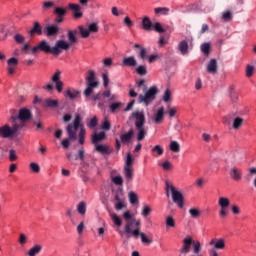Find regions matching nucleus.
Segmentation results:
<instances>
[{
  "label": "nucleus",
  "instance_id": "nucleus-37",
  "mask_svg": "<svg viewBox=\"0 0 256 256\" xmlns=\"http://www.w3.org/2000/svg\"><path fill=\"white\" fill-rule=\"evenodd\" d=\"M110 217H111L114 225H116V227H121V225H123V219H121V217H119V215H117L115 213H111Z\"/></svg>",
  "mask_w": 256,
  "mask_h": 256
},
{
  "label": "nucleus",
  "instance_id": "nucleus-20",
  "mask_svg": "<svg viewBox=\"0 0 256 256\" xmlns=\"http://www.w3.org/2000/svg\"><path fill=\"white\" fill-rule=\"evenodd\" d=\"M81 95V92L79 90L68 88L66 91H64V97L70 99L73 101L74 99H77Z\"/></svg>",
  "mask_w": 256,
  "mask_h": 256
},
{
  "label": "nucleus",
  "instance_id": "nucleus-55",
  "mask_svg": "<svg viewBox=\"0 0 256 256\" xmlns=\"http://www.w3.org/2000/svg\"><path fill=\"white\" fill-rule=\"evenodd\" d=\"M30 169L33 173H40L41 172V167L39 164L32 162L30 163Z\"/></svg>",
  "mask_w": 256,
  "mask_h": 256
},
{
  "label": "nucleus",
  "instance_id": "nucleus-1",
  "mask_svg": "<svg viewBox=\"0 0 256 256\" xmlns=\"http://www.w3.org/2000/svg\"><path fill=\"white\" fill-rule=\"evenodd\" d=\"M123 219L127 221L124 227V233L126 237H134V239H139V235H141V220L133 219V215H131L130 211H126L123 213ZM131 219H133L131 221Z\"/></svg>",
  "mask_w": 256,
  "mask_h": 256
},
{
  "label": "nucleus",
  "instance_id": "nucleus-35",
  "mask_svg": "<svg viewBox=\"0 0 256 256\" xmlns=\"http://www.w3.org/2000/svg\"><path fill=\"white\" fill-rule=\"evenodd\" d=\"M228 94L232 103H236V101L239 99V95L237 94V92H235V88L233 86L229 87Z\"/></svg>",
  "mask_w": 256,
  "mask_h": 256
},
{
  "label": "nucleus",
  "instance_id": "nucleus-45",
  "mask_svg": "<svg viewBox=\"0 0 256 256\" xmlns=\"http://www.w3.org/2000/svg\"><path fill=\"white\" fill-rule=\"evenodd\" d=\"M255 73V66L253 65H246V77L251 78L253 77V74Z\"/></svg>",
  "mask_w": 256,
  "mask_h": 256
},
{
  "label": "nucleus",
  "instance_id": "nucleus-5",
  "mask_svg": "<svg viewBox=\"0 0 256 256\" xmlns=\"http://www.w3.org/2000/svg\"><path fill=\"white\" fill-rule=\"evenodd\" d=\"M88 77H86V89L84 90V97L89 99L91 95H93L94 89L99 87V81H97V77L95 76V71L88 70Z\"/></svg>",
  "mask_w": 256,
  "mask_h": 256
},
{
  "label": "nucleus",
  "instance_id": "nucleus-62",
  "mask_svg": "<svg viewBox=\"0 0 256 256\" xmlns=\"http://www.w3.org/2000/svg\"><path fill=\"white\" fill-rule=\"evenodd\" d=\"M112 181L115 185H123V178L121 176H115Z\"/></svg>",
  "mask_w": 256,
  "mask_h": 256
},
{
  "label": "nucleus",
  "instance_id": "nucleus-48",
  "mask_svg": "<svg viewBox=\"0 0 256 256\" xmlns=\"http://www.w3.org/2000/svg\"><path fill=\"white\" fill-rule=\"evenodd\" d=\"M97 125H99V120L97 119V116H94L90 120V123L87 124V127H89V129H95V127H97Z\"/></svg>",
  "mask_w": 256,
  "mask_h": 256
},
{
  "label": "nucleus",
  "instance_id": "nucleus-64",
  "mask_svg": "<svg viewBox=\"0 0 256 256\" xmlns=\"http://www.w3.org/2000/svg\"><path fill=\"white\" fill-rule=\"evenodd\" d=\"M123 23L126 25V27H133V21L131 18H129V16L124 18Z\"/></svg>",
  "mask_w": 256,
  "mask_h": 256
},
{
  "label": "nucleus",
  "instance_id": "nucleus-4",
  "mask_svg": "<svg viewBox=\"0 0 256 256\" xmlns=\"http://www.w3.org/2000/svg\"><path fill=\"white\" fill-rule=\"evenodd\" d=\"M171 192L172 195V201L179 207L180 209H183L185 207V197L183 196V193H181L173 184H171L169 181H166V195L167 197H170L169 193Z\"/></svg>",
  "mask_w": 256,
  "mask_h": 256
},
{
  "label": "nucleus",
  "instance_id": "nucleus-16",
  "mask_svg": "<svg viewBox=\"0 0 256 256\" xmlns=\"http://www.w3.org/2000/svg\"><path fill=\"white\" fill-rule=\"evenodd\" d=\"M191 245H193V238L191 236H187L183 239V246L180 249V253H183L184 255L189 253V251H191Z\"/></svg>",
  "mask_w": 256,
  "mask_h": 256
},
{
  "label": "nucleus",
  "instance_id": "nucleus-43",
  "mask_svg": "<svg viewBox=\"0 0 256 256\" xmlns=\"http://www.w3.org/2000/svg\"><path fill=\"white\" fill-rule=\"evenodd\" d=\"M77 211L80 215H85V213H87V204L85 202H80L77 206Z\"/></svg>",
  "mask_w": 256,
  "mask_h": 256
},
{
  "label": "nucleus",
  "instance_id": "nucleus-40",
  "mask_svg": "<svg viewBox=\"0 0 256 256\" xmlns=\"http://www.w3.org/2000/svg\"><path fill=\"white\" fill-rule=\"evenodd\" d=\"M170 9L168 7H158L154 9L156 15H169Z\"/></svg>",
  "mask_w": 256,
  "mask_h": 256
},
{
  "label": "nucleus",
  "instance_id": "nucleus-14",
  "mask_svg": "<svg viewBox=\"0 0 256 256\" xmlns=\"http://www.w3.org/2000/svg\"><path fill=\"white\" fill-rule=\"evenodd\" d=\"M68 9H70V11H73L74 19H81V17H83V12H81V5L69 3Z\"/></svg>",
  "mask_w": 256,
  "mask_h": 256
},
{
  "label": "nucleus",
  "instance_id": "nucleus-42",
  "mask_svg": "<svg viewBox=\"0 0 256 256\" xmlns=\"http://www.w3.org/2000/svg\"><path fill=\"white\" fill-rule=\"evenodd\" d=\"M170 151H173V153H179V151H181V145H179V142L171 141L170 142Z\"/></svg>",
  "mask_w": 256,
  "mask_h": 256
},
{
  "label": "nucleus",
  "instance_id": "nucleus-61",
  "mask_svg": "<svg viewBox=\"0 0 256 256\" xmlns=\"http://www.w3.org/2000/svg\"><path fill=\"white\" fill-rule=\"evenodd\" d=\"M166 225H167L168 227H175V220L173 219L172 216H168V217L166 218Z\"/></svg>",
  "mask_w": 256,
  "mask_h": 256
},
{
  "label": "nucleus",
  "instance_id": "nucleus-15",
  "mask_svg": "<svg viewBox=\"0 0 256 256\" xmlns=\"http://www.w3.org/2000/svg\"><path fill=\"white\" fill-rule=\"evenodd\" d=\"M165 119V108L160 107L153 116V121L156 125H161Z\"/></svg>",
  "mask_w": 256,
  "mask_h": 256
},
{
  "label": "nucleus",
  "instance_id": "nucleus-10",
  "mask_svg": "<svg viewBox=\"0 0 256 256\" xmlns=\"http://www.w3.org/2000/svg\"><path fill=\"white\" fill-rule=\"evenodd\" d=\"M32 117L33 114H31V110L27 108H22L19 110L18 116H12L11 120L13 121V123H16L17 119H19V121L25 123V121H31Z\"/></svg>",
  "mask_w": 256,
  "mask_h": 256
},
{
  "label": "nucleus",
  "instance_id": "nucleus-31",
  "mask_svg": "<svg viewBox=\"0 0 256 256\" xmlns=\"http://www.w3.org/2000/svg\"><path fill=\"white\" fill-rule=\"evenodd\" d=\"M133 135H134L133 129H130L127 133L122 134L120 136L121 142L129 143V141H131V139H133Z\"/></svg>",
  "mask_w": 256,
  "mask_h": 256
},
{
  "label": "nucleus",
  "instance_id": "nucleus-59",
  "mask_svg": "<svg viewBox=\"0 0 256 256\" xmlns=\"http://www.w3.org/2000/svg\"><path fill=\"white\" fill-rule=\"evenodd\" d=\"M129 200L132 205H135V203H137V201H138L137 194H135V192H130Z\"/></svg>",
  "mask_w": 256,
  "mask_h": 256
},
{
  "label": "nucleus",
  "instance_id": "nucleus-29",
  "mask_svg": "<svg viewBox=\"0 0 256 256\" xmlns=\"http://www.w3.org/2000/svg\"><path fill=\"white\" fill-rule=\"evenodd\" d=\"M178 49L181 55H187V53H189V43L185 40L181 41L178 45Z\"/></svg>",
  "mask_w": 256,
  "mask_h": 256
},
{
  "label": "nucleus",
  "instance_id": "nucleus-58",
  "mask_svg": "<svg viewBox=\"0 0 256 256\" xmlns=\"http://www.w3.org/2000/svg\"><path fill=\"white\" fill-rule=\"evenodd\" d=\"M163 101L165 103H169V101H171V90L166 89L164 92V96H163Z\"/></svg>",
  "mask_w": 256,
  "mask_h": 256
},
{
  "label": "nucleus",
  "instance_id": "nucleus-41",
  "mask_svg": "<svg viewBox=\"0 0 256 256\" xmlns=\"http://www.w3.org/2000/svg\"><path fill=\"white\" fill-rule=\"evenodd\" d=\"M85 126L84 125H81V129H80V132L78 134V137H79V144L80 145H85Z\"/></svg>",
  "mask_w": 256,
  "mask_h": 256
},
{
  "label": "nucleus",
  "instance_id": "nucleus-26",
  "mask_svg": "<svg viewBox=\"0 0 256 256\" xmlns=\"http://www.w3.org/2000/svg\"><path fill=\"white\" fill-rule=\"evenodd\" d=\"M107 138V135L105 134V132H100V133H94L92 135V143L93 145H99L100 141H105V139Z\"/></svg>",
  "mask_w": 256,
  "mask_h": 256
},
{
  "label": "nucleus",
  "instance_id": "nucleus-57",
  "mask_svg": "<svg viewBox=\"0 0 256 256\" xmlns=\"http://www.w3.org/2000/svg\"><path fill=\"white\" fill-rule=\"evenodd\" d=\"M9 161H17V151L14 149L9 150V155H8Z\"/></svg>",
  "mask_w": 256,
  "mask_h": 256
},
{
  "label": "nucleus",
  "instance_id": "nucleus-6",
  "mask_svg": "<svg viewBox=\"0 0 256 256\" xmlns=\"http://www.w3.org/2000/svg\"><path fill=\"white\" fill-rule=\"evenodd\" d=\"M81 114H76L73 124H68V126L66 127V131L68 133V137L70 141H76L77 140V131H79V127L81 129Z\"/></svg>",
  "mask_w": 256,
  "mask_h": 256
},
{
  "label": "nucleus",
  "instance_id": "nucleus-19",
  "mask_svg": "<svg viewBox=\"0 0 256 256\" xmlns=\"http://www.w3.org/2000/svg\"><path fill=\"white\" fill-rule=\"evenodd\" d=\"M43 33H44L43 26H41L39 22L35 21L33 23V27L29 31V35L33 37V35H43Z\"/></svg>",
  "mask_w": 256,
  "mask_h": 256
},
{
  "label": "nucleus",
  "instance_id": "nucleus-30",
  "mask_svg": "<svg viewBox=\"0 0 256 256\" xmlns=\"http://www.w3.org/2000/svg\"><path fill=\"white\" fill-rule=\"evenodd\" d=\"M244 122H245V120L241 117L234 118L233 123H232V129H234V131H239V128L243 127Z\"/></svg>",
  "mask_w": 256,
  "mask_h": 256
},
{
  "label": "nucleus",
  "instance_id": "nucleus-52",
  "mask_svg": "<svg viewBox=\"0 0 256 256\" xmlns=\"http://www.w3.org/2000/svg\"><path fill=\"white\" fill-rule=\"evenodd\" d=\"M211 49V44L209 43H203L201 45V51L204 53V55H209Z\"/></svg>",
  "mask_w": 256,
  "mask_h": 256
},
{
  "label": "nucleus",
  "instance_id": "nucleus-12",
  "mask_svg": "<svg viewBox=\"0 0 256 256\" xmlns=\"http://www.w3.org/2000/svg\"><path fill=\"white\" fill-rule=\"evenodd\" d=\"M52 83H55V88L58 93L63 92V81H61V71L57 70L51 78Z\"/></svg>",
  "mask_w": 256,
  "mask_h": 256
},
{
  "label": "nucleus",
  "instance_id": "nucleus-56",
  "mask_svg": "<svg viewBox=\"0 0 256 256\" xmlns=\"http://www.w3.org/2000/svg\"><path fill=\"white\" fill-rule=\"evenodd\" d=\"M138 75H147V67L145 65H140L136 68Z\"/></svg>",
  "mask_w": 256,
  "mask_h": 256
},
{
  "label": "nucleus",
  "instance_id": "nucleus-7",
  "mask_svg": "<svg viewBox=\"0 0 256 256\" xmlns=\"http://www.w3.org/2000/svg\"><path fill=\"white\" fill-rule=\"evenodd\" d=\"M157 93H159V89H157V86L150 87L145 94H140L138 96V102L144 103L146 107L149 105V103H152V101H155L157 97Z\"/></svg>",
  "mask_w": 256,
  "mask_h": 256
},
{
  "label": "nucleus",
  "instance_id": "nucleus-13",
  "mask_svg": "<svg viewBox=\"0 0 256 256\" xmlns=\"http://www.w3.org/2000/svg\"><path fill=\"white\" fill-rule=\"evenodd\" d=\"M209 245L211 247H214L212 250L214 251H223V249H225L226 245H225V239L220 238H214L209 242Z\"/></svg>",
  "mask_w": 256,
  "mask_h": 256
},
{
  "label": "nucleus",
  "instance_id": "nucleus-9",
  "mask_svg": "<svg viewBox=\"0 0 256 256\" xmlns=\"http://www.w3.org/2000/svg\"><path fill=\"white\" fill-rule=\"evenodd\" d=\"M123 174L126 181L129 182L133 179V156L131 153H127Z\"/></svg>",
  "mask_w": 256,
  "mask_h": 256
},
{
  "label": "nucleus",
  "instance_id": "nucleus-51",
  "mask_svg": "<svg viewBox=\"0 0 256 256\" xmlns=\"http://www.w3.org/2000/svg\"><path fill=\"white\" fill-rule=\"evenodd\" d=\"M139 237H141V241L145 245H151V243H153V240L147 238V236L143 232H140Z\"/></svg>",
  "mask_w": 256,
  "mask_h": 256
},
{
  "label": "nucleus",
  "instance_id": "nucleus-47",
  "mask_svg": "<svg viewBox=\"0 0 256 256\" xmlns=\"http://www.w3.org/2000/svg\"><path fill=\"white\" fill-rule=\"evenodd\" d=\"M152 29H154L156 33H165V29L163 28V26H161V23L159 22L152 24Z\"/></svg>",
  "mask_w": 256,
  "mask_h": 256
},
{
  "label": "nucleus",
  "instance_id": "nucleus-34",
  "mask_svg": "<svg viewBox=\"0 0 256 256\" xmlns=\"http://www.w3.org/2000/svg\"><path fill=\"white\" fill-rule=\"evenodd\" d=\"M151 152L154 157H161V155L165 153V150L163 149V147H161V145H156L152 148Z\"/></svg>",
  "mask_w": 256,
  "mask_h": 256
},
{
  "label": "nucleus",
  "instance_id": "nucleus-21",
  "mask_svg": "<svg viewBox=\"0 0 256 256\" xmlns=\"http://www.w3.org/2000/svg\"><path fill=\"white\" fill-rule=\"evenodd\" d=\"M95 151H97V153H101L102 155H111V153H113V149L103 144H96Z\"/></svg>",
  "mask_w": 256,
  "mask_h": 256
},
{
  "label": "nucleus",
  "instance_id": "nucleus-53",
  "mask_svg": "<svg viewBox=\"0 0 256 256\" xmlns=\"http://www.w3.org/2000/svg\"><path fill=\"white\" fill-rule=\"evenodd\" d=\"M192 245H193V249H194V253L196 255H199V253H201V242L197 241H193L192 242Z\"/></svg>",
  "mask_w": 256,
  "mask_h": 256
},
{
  "label": "nucleus",
  "instance_id": "nucleus-11",
  "mask_svg": "<svg viewBox=\"0 0 256 256\" xmlns=\"http://www.w3.org/2000/svg\"><path fill=\"white\" fill-rule=\"evenodd\" d=\"M218 205L220 207L219 215L220 217H226L228 215L227 209L231 205L229 198L220 197L218 200Z\"/></svg>",
  "mask_w": 256,
  "mask_h": 256
},
{
  "label": "nucleus",
  "instance_id": "nucleus-27",
  "mask_svg": "<svg viewBox=\"0 0 256 256\" xmlns=\"http://www.w3.org/2000/svg\"><path fill=\"white\" fill-rule=\"evenodd\" d=\"M124 67H137V60L134 56L125 57L122 60Z\"/></svg>",
  "mask_w": 256,
  "mask_h": 256
},
{
  "label": "nucleus",
  "instance_id": "nucleus-39",
  "mask_svg": "<svg viewBox=\"0 0 256 256\" xmlns=\"http://www.w3.org/2000/svg\"><path fill=\"white\" fill-rule=\"evenodd\" d=\"M56 17H65L67 15V8L56 7L54 9Z\"/></svg>",
  "mask_w": 256,
  "mask_h": 256
},
{
  "label": "nucleus",
  "instance_id": "nucleus-32",
  "mask_svg": "<svg viewBox=\"0 0 256 256\" xmlns=\"http://www.w3.org/2000/svg\"><path fill=\"white\" fill-rule=\"evenodd\" d=\"M221 19L225 23H230V21H233V12H231L229 10H226V11L222 12Z\"/></svg>",
  "mask_w": 256,
  "mask_h": 256
},
{
  "label": "nucleus",
  "instance_id": "nucleus-28",
  "mask_svg": "<svg viewBox=\"0 0 256 256\" xmlns=\"http://www.w3.org/2000/svg\"><path fill=\"white\" fill-rule=\"evenodd\" d=\"M142 29H144V31H151V29H153V22H151V19L147 16L142 19Z\"/></svg>",
  "mask_w": 256,
  "mask_h": 256
},
{
  "label": "nucleus",
  "instance_id": "nucleus-49",
  "mask_svg": "<svg viewBox=\"0 0 256 256\" xmlns=\"http://www.w3.org/2000/svg\"><path fill=\"white\" fill-rule=\"evenodd\" d=\"M151 206L149 205H144L143 206V209H142V212H141V215L143 217H149V215H151Z\"/></svg>",
  "mask_w": 256,
  "mask_h": 256
},
{
  "label": "nucleus",
  "instance_id": "nucleus-46",
  "mask_svg": "<svg viewBox=\"0 0 256 256\" xmlns=\"http://www.w3.org/2000/svg\"><path fill=\"white\" fill-rule=\"evenodd\" d=\"M189 213L193 219H199V217H201V211L197 208H191Z\"/></svg>",
  "mask_w": 256,
  "mask_h": 256
},
{
  "label": "nucleus",
  "instance_id": "nucleus-50",
  "mask_svg": "<svg viewBox=\"0 0 256 256\" xmlns=\"http://www.w3.org/2000/svg\"><path fill=\"white\" fill-rule=\"evenodd\" d=\"M88 31L90 33H97L99 31V25L96 22L90 23L88 25Z\"/></svg>",
  "mask_w": 256,
  "mask_h": 256
},
{
  "label": "nucleus",
  "instance_id": "nucleus-44",
  "mask_svg": "<svg viewBox=\"0 0 256 256\" xmlns=\"http://www.w3.org/2000/svg\"><path fill=\"white\" fill-rule=\"evenodd\" d=\"M78 29H79L81 37H83V39H87V37H89V35H91L89 28L86 29L83 26H79Z\"/></svg>",
  "mask_w": 256,
  "mask_h": 256
},
{
  "label": "nucleus",
  "instance_id": "nucleus-18",
  "mask_svg": "<svg viewBox=\"0 0 256 256\" xmlns=\"http://www.w3.org/2000/svg\"><path fill=\"white\" fill-rule=\"evenodd\" d=\"M8 63V75H15V69H17V65H19V60L17 58H10L7 61Z\"/></svg>",
  "mask_w": 256,
  "mask_h": 256
},
{
  "label": "nucleus",
  "instance_id": "nucleus-23",
  "mask_svg": "<svg viewBox=\"0 0 256 256\" xmlns=\"http://www.w3.org/2000/svg\"><path fill=\"white\" fill-rule=\"evenodd\" d=\"M230 177H232L234 181H241V179H243V171L237 167H233L230 169Z\"/></svg>",
  "mask_w": 256,
  "mask_h": 256
},
{
  "label": "nucleus",
  "instance_id": "nucleus-38",
  "mask_svg": "<svg viewBox=\"0 0 256 256\" xmlns=\"http://www.w3.org/2000/svg\"><path fill=\"white\" fill-rule=\"evenodd\" d=\"M77 30H69L68 31V41L70 42V45H73V43H77Z\"/></svg>",
  "mask_w": 256,
  "mask_h": 256
},
{
  "label": "nucleus",
  "instance_id": "nucleus-24",
  "mask_svg": "<svg viewBox=\"0 0 256 256\" xmlns=\"http://www.w3.org/2000/svg\"><path fill=\"white\" fill-rule=\"evenodd\" d=\"M238 155L239 154L234 151L227 152L226 158H225V162L227 163V165H235V163H237Z\"/></svg>",
  "mask_w": 256,
  "mask_h": 256
},
{
  "label": "nucleus",
  "instance_id": "nucleus-54",
  "mask_svg": "<svg viewBox=\"0 0 256 256\" xmlns=\"http://www.w3.org/2000/svg\"><path fill=\"white\" fill-rule=\"evenodd\" d=\"M121 105H123V103H121V102H114V103L110 104V106H109L110 112L115 113V111H117V109H119V107H121Z\"/></svg>",
  "mask_w": 256,
  "mask_h": 256
},
{
  "label": "nucleus",
  "instance_id": "nucleus-25",
  "mask_svg": "<svg viewBox=\"0 0 256 256\" xmlns=\"http://www.w3.org/2000/svg\"><path fill=\"white\" fill-rule=\"evenodd\" d=\"M217 60L211 59L207 65V72L211 73V75H217Z\"/></svg>",
  "mask_w": 256,
  "mask_h": 256
},
{
  "label": "nucleus",
  "instance_id": "nucleus-63",
  "mask_svg": "<svg viewBox=\"0 0 256 256\" xmlns=\"http://www.w3.org/2000/svg\"><path fill=\"white\" fill-rule=\"evenodd\" d=\"M111 13L112 15H114V17H119V15H123V11H119L117 7H112Z\"/></svg>",
  "mask_w": 256,
  "mask_h": 256
},
{
  "label": "nucleus",
  "instance_id": "nucleus-2",
  "mask_svg": "<svg viewBox=\"0 0 256 256\" xmlns=\"http://www.w3.org/2000/svg\"><path fill=\"white\" fill-rule=\"evenodd\" d=\"M69 47H71V44L65 40L56 41L54 47H51L47 40H42L38 44V48L42 53H50L51 55H61L62 51H67Z\"/></svg>",
  "mask_w": 256,
  "mask_h": 256
},
{
  "label": "nucleus",
  "instance_id": "nucleus-60",
  "mask_svg": "<svg viewBox=\"0 0 256 256\" xmlns=\"http://www.w3.org/2000/svg\"><path fill=\"white\" fill-rule=\"evenodd\" d=\"M18 243H20L22 246L25 245L27 243V235L21 233L18 239Z\"/></svg>",
  "mask_w": 256,
  "mask_h": 256
},
{
  "label": "nucleus",
  "instance_id": "nucleus-3",
  "mask_svg": "<svg viewBox=\"0 0 256 256\" xmlns=\"http://www.w3.org/2000/svg\"><path fill=\"white\" fill-rule=\"evenodd\" d=\"M131 117L134 119L135 127L138 131L137 141H143L145 137H147V129L145 127V112L136 110L132 112Z\"/></svg>",
  "mask_w": 256,
  "mask_h": 256
},
{
  "label": "nucleus",
  "instance_id": "nucleus-17",
  "mask_svg": "<svg viewBox=\"0 0 256 256\" xmlns=\"http://www.w3.org/2000/svg\"><path fill=\"white\" fill-rule=\"evenodd\" d=\"M44 35H46V37H55L56 35H59V27L56 25L44 27Z\"/></svg>",
  "mask_w": 256,
  "mask_h": 256
},
{
  "label": "nucleus",
  "instance_id": "nucleus-8",
  "mask_svg": "<svg viewBox=\"0 0 256 256\" xmlns=\"http://www.w3.org/2000/svg\"><path fill=\"white\" fill-rule=\"evenodd\" d=\"M23 129V125L15 122L12 127L9 125H4L0 127V137L3 139H9V137H13L17 133V131H21Z\"/></svg>",
  "mask_w": 256,
  "mask_h": 256
},
{
  "label": "nucleus",
  "instance_id": "nucleus-33",
  "mask_svg": "<svg viewBox=\"0 0 256 256\" xmlns=\"http://www.w3.org/2000/svg\"><path fill=\"white\" fill-rule=\"evenodd\" d=\"M43 247L41 245L33 246L27 253L28 256H37L41 253Z\"/></svg>",
  "mask_w": 256,
  "mask_h": 256
},
{
  "label": "nucleus",
  "instance_id": "nucleus-22",
  "mask_svg": "<svg viewBox=\"0 0 256 256\" xmlns=\"http://www.w3.org/2000/svg\"><path fill=\"white\" fill-rule=\"evenodd\" d=\"M134 49H138V59H141L142 61H145V59H147V49L145 47L141 46V44H134Z\"/></svg>",
  "mask_w": 256,
  "mask_h": 256
},
{
  "label": "nucleus",
  "instance_id": "nucleus-36",
  "mask_svg": "<svg viewBox=\"0 0 256 256\" xmlns=\"http://www.w3.org/2000/svg\"><path fill=\"white\" fill-rule=\"evenodd\" d=\"M44 106L50 107L51 109H56V107H59V101L48 98L45 100Z\"/></svg>",
  "mask_w": 256,
  "mask_h": 256
}]
</instances>
